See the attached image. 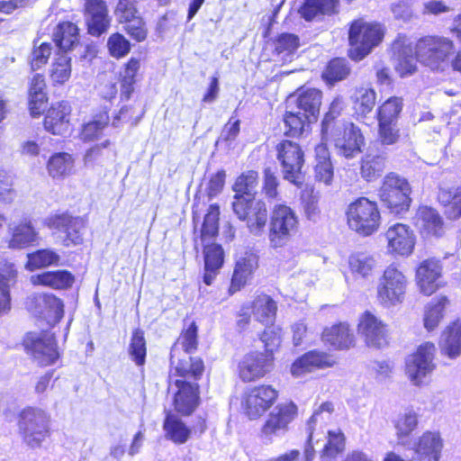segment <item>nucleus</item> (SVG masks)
<instances>
[{"mask_svg": "<svg viewBox=\"0 0 461 461\" xmlns=\"http://www.w3.org/2000/svg\"><path fill=\"white\" fill-rule=\"evenodd\" d=\"M231 207L237 218L246 222V226L251 234L255 236L263 234L268 219L265 202L255 199V197L235 194Z\"/></svg>", "mask_w": 461, "mask_h": 461, "instance_id": "6", "label": "nucleus"}, {"mask_svg": "<svg viewBox=\"0 0 461 461\" xmlns=\"http://www.w3.org/2000/svg\"><path fill=\"white\" fill-rule=\"evenodd\" d=\"M163 429L166 438L177 445L185 444L191 436V429L180 418L172 413L167 414L163 422Z\"/></svg>", "mask_w": 461, "mask_h": 461, "instance_id": "37", "label": "nucleus"}, {"mask_svg": "<svg viewBox=\"0 0 461 461\" xmlns=\"http://www.w3.org/2000/svg\"><path fill=\"white\" fill-rule=\"evenodd\" d=\"M23 346L34 360L43 366L54 364L59 357L55 338L47 331L27 333Z\"/></svg>", "mask_w": 461, "mask_h": 461, "instance_id": "13", "label": "nucleus"}, {"mask_svg": "<svg viewBox=\"0 0 461 461\" xmlns=\"http://www.w3.org/2000/svg\"><path fill=\"white\" fill-rule=\"evenodd\" d=\"M344 447L345 438L343 433L339 429L336 431H329L328 442L324 447L322 458L327 456H335L337 454L344 450Z\"/></svg>", "mask_w": 461, "mask_h": 461, "instance_id": "64", "label": "nucleus"}, {"mask_svg": "<svg viewBox=\"0 0 461 461\" xmlns=\"http://www.w3.org/2000/svg\"><path fill=\"white\" fill-rule=\"evenodd\" d=\"M140 68V63L138 59L131 58L125 65L121 73V95L125 99H129L134 91V84L136 82V76Z\"/></svg>", "mask_w": 461, "mask_h": 461, "instance_id": "55", "label": "nucleus"}, {"mask_svg": "<svg viewBox=\"0 0 461 461\" xmlns=\"http://www.w3.org/2000/svg\"><path fill=\"white\" fill-rule=\"evenodd\" d=\"M85 9L88 32L96 37L104 33L110 26L106 3L104 0H86Z\"/></svg>", "mask_w": 461, "mask_h": 461, "instance_id": "23", "label": "nucleus"}, {"mask_svg": "<svg viewBox=\"0 0 461 461\" xmlns=\"http://www.w3.org/2000/svg\"><path fill=\"white\" fill-rule=\"evenodd\" d=\"M322 341L334 349H348L354 346L355 337L347 323H339L323 330Z\"/></svg>", "mask_w": 461, "mask_h": 461, "instance_id": "30", "label": "nucleus"}, {"mask_svg": "<svg viewBox=\"0 0 461 461\" xmlns=\"http://www.w3.org/2000/svg\"><path fill=\"white\" fill-rule=\"evenodd\" d=\"M331 365L332 361L326 353L312 350L305 353L293 363L291 373L294 376H300L317 368H323Z\"/></svg>", "mask_w": 461, "mask_h": 461, "instance_id": "31", "label": "nucleus"}, {"mask_svg": "<svg viewBox=\"0 0 461 461\" xmlns=\"http://www.w3.org/2000/svg\"><path fill=\"white\" fill-rule=\"evenodd\" d=\"M396 58L395 69L401 77L413 74L417 69V56L406 37L397 38L393 44Z\"/></svg>", "mask_w": 461, "mask_h": 461, "instance_id": "26", "label": "nucleus"}, {"mask_svg": "<svg viewBox=\"0 0 461 461\" xmlns=\"http://www.w3.org/2000/svg\"><path fill=\"white\" fill-rule=\"evenodd\" d=\"M175 386L176 391L174 397V405L177 412L190 415L198 406V385L192 381L175 379L170 382V388Z\"/></svg>", "mask_w": 461, "mask_h": 461, "instance_id": "22", "label": "nucleus"}, {"mask_svg": "<svg viewBox=\"0 0 461 461\" xmlns=\"http://www.w3.org/2000/svg\"><path fill=\"white\" fill-rule=\"evenodd\" d=\"M348 74L349 68L347 61L343 59H335L328 64L323 72V78L330 83H333L343 80Z\"/></svg>", "mask_w": 461, "mask_h": 461, "instance_id": "61", "label": "nucleus"}, {"mask_svg": "<svg viewBox=\"0 0 461 461\" xmlns=\"http://www.w3.org/2000/svg\"><path fill=\"white\" fill-rule=\"evenodd\" d=\"M408 278L397 267L390 265L379 278L376 296L379 303L386 308L401 304L406 295Z\"/></svg>", "mask_w": 461, "mask_h": 461, "instance_id": "8", "label": "nucleus"}, {"mask_svg": "<svg viewBox=\"0 0 461 461\" xmlns=\"http://www.w3.org/2000/svg\"><path fill=\"white\" fill-rule=\"evenodd\" d=\"M269 220L268 240L271 248L285 246L298 231V216L286 204H276L271 210Z\"/></svg>", "mask_w": 461, "mask_h": 461, "instance_id": "5", "label": "nucleus"}, {"mask_svg": "<svg viewBox=\"0 0 461 461\" xmlns=\"http://www.w3.org/2000/svg\"><path fill=\"white\" fill-rule=\"evenodd\" d=\"M53 40L59 50H62L61 53H66L78 43L77 26L70 22L59 23L53 33Z\"/></svg>", "mask_w": 461, "mask_h": 461, "instance_id": "41", "label": "nucleus"}, {"mask_svg": "<svg viewBox=\"0 0 461 461\" xmlns=\"http://www.w3.org/2000/svg\"><path fill=\"white\" fill-rule=\"evenodd\" d=\"M274 366V357L263 352L251 351L240 361L238 374L245 383L254 382L264 377Z\"/></svg>", "mask_w": 461, "mask_h": 461, "instance_id": "15", "label": "nucleus"}, {"mask_svg": "<svg viewBox=\"0 0 461 461\" xmlns=\"http://www.w3.org/2000/svg\"><path fill=\"white\" fill-rule=\"evenodd\" d=\"M114 157V149L110 140H104L88 148L83 157L84 166L95 169L104 167Z\"/></svg>", "mask_w": 461, "mask_h": 461, "instance_id": "32", "label": "nucleus"}, {"mask_svg": "<svg viewBox=\"0 0 461 461\" xmlns=\"http://www.w3.org/2000/svg\"><path fill=\"white\" fill-rule=\"evenodd\" d=\"M170 360L173 366L169 376L170 382H174V377H177L176 379L196 383L203 375V362L199 357L185 356L183 358H178L177 348H172Z\"/></svg>", "mask_w": 461, "mask_h": 461, "instance_id": "19", "label": "nucleus"}, {"mask_svg": "<svg viewBox=\"0 0 461 461\" xmlns=\"http://www.w3.org/2000/svg\"><path fill=\"white\" fill-rule=\"evenodd\" d=\"M442 266L435 258L423 260L416 270V282L419 290L429 296L441 286Z\"/></svg>", "mask_w": 461, "mask_h": 461, "instance_id": "21", "label": "nucleus"}, {"mask_svg": "<svg viewBox=\"0 0 461 461\" xmlns=\"http://www.w3.org/2000/svg\"><path fill=\"white\" fill-rule=\"evenodd\" d=\"M322 140L333 144L338 155L353 158L362 151L365 138L361 130L352 122L334 124L327 132H321Z\"/></svg>", "mask_w": 461, "mask_h": 461, "instance_id": "4", "label": "nucleus"}, {"mask_svg": "<svg viewBox=\"0 0 461 461\" xmlns=\"http://www.w3.org/2000/svg\"><path fill=\"white\" fill-rule=\"evenodd\" d=\"M17 270L13 263L0 268V313L10 309V287L16 283Z\"/></svg>", "mask_w": 461, "mask_h": 461, "instance_id": "42", "label": "nucleus"}, {"mask_svg": "<svg viewBox=\"0 0 461 461\" xmlns=\"http://www.w3.org/2000/svg\"><path fill=\"white\" fill-rule=\"evenodd\" d=\"M438 197L445 205V213L449 219L461 217V185L453 190H442Z\"/></svg>", "mask_w": 461, "mask_h": 461, "instance_id": "54", "label": "nucleus"}, {"mask_svg": "<svg viewBox=\"0 0 461 461\" xmlns=\"http://www.w3.org/2000/svg\"><path fill=\"white\" fill-rule=\"evenodd\" d=\"M257 267L258 258L254 254H247L238 259L230 287V293H235L243 287Z\"/></svg>", "mask_w": 461, "mask_h": 461, "instance_id": "33", "label": "nucleus"}, {"mask_svg": "<svg viewBox=\"0 0 461 461\" xmlns=\"http://www.w3.org/2000/svg\"><path fill=\"white\" fill-rule=\"evenodd\" d=\"M220 207L217 204H211L204 216L201 230L203 242L213 239L219 231Z\"/></svg>", "mask_w": 461, "mask_h": 461, "instance_id": "56", "label": "nucleus"}, {"mask_svg": "<svg viewBox=\"0 0 461 461\" xmlns=\"http://www.w3.org/2000/svg\"><path fill=\"white\" fill-rule=\"evenodd\" d=\"M410 194L408 181L394 173L385 176L379 189L381 202L394 214L408 211L411 203Z\"/></svg>", "mask_w": 461, "mask_h": 461, "instance_id": "9", "label": "nucleus"}, {"mask_svg": "<svg viewBox=\"0 0 461 461\" xmlns=\"http://www.w3.org/2000/svg\"><path fill=\"white\" fill-rule=\"evenodd\" d=\"M197 347V326L192 322L190 326L183 331L177 342L173 348H177V355L179 350L183 349L186 354L193 352Z\"/></svg>", "mask_w": 461, "mask_h": 461, "instance_id": "62", "label": "nucleus"}, {"mask_svg": "<svg viewBox=\"0 0 461 461\" xmlns=\"http://www.w3.org/2000/svg\"><path fill=\"white\" fill-rule=\"evenodd\" d=\"M277 397V391L271 385L254 386L244 392L241 408L250 420H256L274 404Z\"/></svg>", "mask_w": 461, "mask_h": 461, "instance_id": "14", "label": "nucleus"}, {"mask_svg": "<svg viewBox=\"0 0 461 461\" xmlns=\"http://www.w3.org/2000/svg\"><path fill=\"white\" fill-rule=\"evenodd\" d=\"M50 226L59 233V238L65 246L78 245L83 241L81 230L85 221L80 217L62 214L50 219Z\"/></svg>", "mask_w": 461, "mask_h": 461, "instance_id": "20", "label": "nucleus"}, {"mask_svg": "<svg viewBox=\"0 0 461 461\" xmlns=\"http://www.w3.org/2000/svg\"><path fill=\"white\" fill-rule=\"evenodd\" d=\"M71 107L68 102L53 105L45 116L44 127L54 135H66L70 131L69 115Z\"/></svg>", "mask_w": 461, "mask_h": 461, "instance_id": "25", "label": "nucleus"}, {"mask_svg": "<svg viewBox=\"0 0 461 461\" xmlns=\"http://www.w3.org/2000/svg\"><path fill=\"white\" fill-rule=\"evenodd\" d=\"M339 0H305L299 9L301 16L311 22L321 14H331L338 12Z\"/></svg>", "mask_w": 461, "mask_h": 461, "instance_id": "39", "label": "nucleus"}, {"mask_svg": "<svg viewBox=\"0 0 461 461\" xmlns=\"http://www.w3.org/2000/svg\"><path fill=\"white\" fill-rule=\"evenodd\" d=\"M299 46V37L293 33H282L275 41V50L284 62L293 59Z\"/></svg>", "mask_w": 461, "mask_h": 461, "instance_id": "48", "label": "nucleus"}, {"mask_svg": "<svg viewBox=\"0 0 461 461\" xmlns=\"http://www.w3.org/2000/svg\"><path fill=\"white\" fill-rule=\"evenodd\" d=\"M71 71V58L67 53H57L50 68L52 82L63 85L70 78Z\"/></svg>", "mask_w": 461, "mask_h": 461, "instance_id": "52", "label": "nucleus"}, {"mask_svg": "<svg viewBox=\"0 0 461 461\" xmlns=\"http://www.w3.org/2000/svg\"><path fill=\"white\" fill-rule=\"evenodd\" d=\"M436 347L431 342L420 345L417 350L405 361V373L414 385H420L428 375L434 371Z\"/></svg>", "mask_w": 461, "mask_h": 461, "instance_id": "10", "label": "nucleus"}, {"mask_svg": "<svg viewBox=\"0 0 461 461\" xmlns=\"http://www.w3.org/2000/svg\"><path fill=\"white\" fill-rule=\"evenodd\" d=\"M415 224L425 236L439 237L444 232L443 221L432 208L423 206L417 211Z\"/></svg>", "mask_w": 461, "mask_h": 461, "instance_id": "29", "label": "nucleus"}, {"mask_svg": "<svg viewBox=\"0 0 461 461\" xmlns=\"http://www.w3.org/2000/svg\"><path fill=\"white\" fill-rule=\"evenodd\" d=\"M252 312L255 319L265 324L272 325L276 320L277 305L268 295H258L253 302Z\"/></svg>", "mask_w": 461, "mask_h": 461, "instance_id": "43", "label": "nucleus"}, {"mask_svg": "<svg viewBox=\"0 0 461 461\" xmlns=\"http://www.w3.org/2000/svg\"><path fill=\"white\" fill-rule=\"evenodd\" d=\"M25 268L29 271L58 265L60 257L52 249H40L27 255Z\"/></svg>", "mask_w": 461, "mask_h": 461, "instance_id": "50", "label": "nucleus"}, {"mask_svg": "<svg viewBox=\"0 0 461 461\" xmlns=\"http://www.w3.org/2000/svg\"><path fill=\"white\" fill-rule=\"evenodd\" d=\"M354 109L358 115L369 113L376 101V94L373 88L361 86L357 88L352 95Z\"/></svg>", "mask_w": 461, "mask_h": 461, "instance_id": "49", "label": "nucleus"}, {"mask_svg": "<svg viewBox=\"0 0 461 461\" xmlns=\"http://www.w3.org/2000/svg\"><path fill=\"white\" fill-rule=\"evenodd\" d=\"M321 98L322 94L320 90L308 88L299 90L297 94L290 95L287 99V104L316 121L321 104Z\"/></svg>", "mask_w": 461, "mask_h": 461, "instance_id": "24", "label": "nucleus"}, {"mask_svg": "<svg viewBox=\"0 0 461 461\" xmlns=\"http://www.w3.org/2000/svg\"><path fill=\"white\" fill-rule=\"evenodd\" d=\"M128 351L131 360L135 362L137 366L144 365L147 348L142 330H135L133 331Z\"/></svg>", "mask_w": 461, "mask_h": 461, "instance_id": "58", "label": "nucleus"}, {"mask_svg": "<svg viewBox=\"0 0 461 461\" xmlns=\"http://www.w3.org/2000/svg\"><path fill=\"white\" fill-rule=\"evenodd\" d=\"M312 122L313 120L309 116L287 104V111L284 117L286 135L291 137L301 136Z\"/></svg>", "mask_w": 461, "mask_h": 461, "instance_id": "46", "label": "nucleus"}, {"mask_svg": "<svg viewBox=\"0 0 461 461\" xmlns=\"http://www.w3.org/2000/svg\"><path fill=\"white\" fill-rule=\"evenodd\" d=\"M385 238L389 252L402 257H408L413 252L416 239L409 226L393 224L386 230Z\"/></svg>", "mask_w": 461, "mask_h": 461, "instance_id": "18", "label": "nucleus"}, {"mask_svg": "<svg viewBox=\"0 0 461 461\" xmlns=\"http://www.w3.org/2000/svg\"><path fill=\"white\" fill-rule=\"evenodd\" d=\"M442 353L450 358H456L461 354V322L450 324L442 334Z\"/></svg>", "mask_w": 461, "mask_h": 461, "instance_id": "44", "label": "nucleus"}, {"mask_svg": "<svg viewBox=\"0 0 461 461\" xmlns=\"http://www.w3.org/2000/svg\"><path fill=\"white\" fill-rule=\"evenodd\" d=\"M260 339L265 347V352L263 353L273 356L274 351L277 349L281 344L282 330L277 326H269L265 329Z\"/></svg>", "mask_w": 461, "mask_h": 461, "instance_id": "63", "label": "nucleus"}, {"mask_svg": "<svg viewBox=\"0 0 461 461\" xmlns=\"http://www.w3.org/2000/svg\"><path fill=\"white\" fill-rule=\"evenodd\" d=\"M297 413L294 402L277 404L268 414L261 428V438L266 443H272L276 438L283 437L289 429V424Z\"/></svg>", "mask_w": 461, "mask_h": 461, "instance_id": "11", "label": "nucleus"}, {"mask_svg": "<svg viewBox=\"0 0 461 461\" xmlns=\"http://www.w3.org/2000/svg\"><path fill=\"white\" fill-rule=\"evenodd\" d=\"M75 158L68 152H58L47 162V171L53 179L62 180L74 172Z\"/></svg>", "mask_w": 461, "mask_h": 461, "instance_id": "35", "label": "nucleus"}, {"mask_svg": "<svg viewBox=\"0 0 461 461\" xmlns=\"http://www.w3.org/2000/svg\"><path fill=\"white\" fill-rule=\"evenodd\" d=\"M315 160L314 172L316 180L327 185H330L333 179L334 170L326 145L321 143L316 146Z\"/></svg>", "mask_w": 461, "mask_h": 461, "instance_id": "40", "label": "nucleus"}, {"mask_svg": "<svg viewBox=\"0 0 461 461\" xmlns=\"http://www.w3.org/2000/svg\"><path fill=\"white\" fill-rule=\"evenodd\" d=\"M50 414L37 407H27L19 415L18 428L23 441L30 447L41 446L50 435Z\"/></svg>", "mask_w": 461, "mask_h": 461, "instance_id": "3", "label": "nucleus"}, {"mask_svg": "<svg viewBox=\"0 0 461 461\" xmlns=\"http://www.w3.org/2000/svg\"><path fill=\"white\" fill-rule=\"evenodd\" d=\"M34 313L53 325L59 322L64 313V305L60 299L53 294H42L35 296Z\"/></svg>", "mask_w": 461, "mask_h": 461, "instance_id": "27", "label": "nucleus"}, {"mask_svg": "<svg viewBox=\"0 0 461 461\" xmlns=\"http://www.w3.org/2000/svg\"><path fill=\"white\" fill-rule=\"evenodd\" d=\"M107 124L108 116L106 113L101 114L97 119L84 124L80 133L81 140L84 142H91L99 140Z\"/></svg>", "mask_w": 461, "mask_h": 461, "instance_id": "57", "label": "nucleus"}, {"mask_svg": "<svg viewBox=\"0 0 461 461\" xmlns=\"http://www.w3.org/2000/svg\"><path fill=\"white\" fill-rule=\"evenodd\" d=\"M203 243L204 273L203 283L211 285L223 265L224 254L221 246L205 241Z\"/></svg>", "mask_w": 461, "mask_h": 461, "instance_id": "28", "label": "nucleus"}, {"mask_svg": "<svg viewBox=\"0 0 461 461\" xmlns=\"http://www.w3.org/2000/svg\"><path fill=\"white\" fill-rule=\"evenodd\" d=\"M419 414L412 409L404 410L393 420V427L398 441L407 446V439L410 435L418 428Z\"/></svg>", "mask_w": 461, "mask_h": 461, "instance_id": "36", "label": "nucleus"}, {"mask_svg": "<svg viewBox=\"0 0 461 461\" xmlns=\"http://www.w3.org/2000/svg\"><path fill=\"white\" fill-rule=\"evenodd\" d=\"M443 446L438 432L427 430L406 447L413 451L415 461H439Z\"/></svg>", "mask_w": 461, "mask_h": 461, "instance_id": "16", "label": "nucleus"}, {"mask_svg": "<svg viewBox=\"0 0 461 461\" xmlns=\"http://www.w3.org/2000/svg\"><path fill=\"white\" fill-rule=\"evenodd\" d=\"M357 332L368 347L380 348L388 343L387 326L369 312L360 316Z\"/></svg>", "mask_w": 461, "mask_h": 461, "instance_id": "17", "label": "nucleus"}, {"mask_svg": "<svg viewBox=\"0 0 461 461\" xmlns=\"http://www.w3.org/2000/svg\"><path fill=\"white\" fill-rule=\"evenodd\" d=\"M38 240V233L30 222H23L16 226L12 232L9 247L22 249L27 247Z\"/></svg>", "mask_w": 461, "mask_h": 461, "instance_id": "51", "label": "nucleus"}, {"mask_svg": "<svg viewBox=\"0 0 461 461\" xmlns=\"http://www.w3.org/2000/svg\"><path fill=\"white\" fill-rule=\"evenodd\" d=\"M385 167V158L366 154L361 161L360 173L366 181H373L382 175Z\"/></svg>", "mask_w": 461, "mask_h": 461, "instance_id": "53", "label": "nucleus"}, {"mask_svg": "<svg viewBox=\"0 0 461 461\" xmlns=\"http://www.w3.org/2000/svg\"><path fill=\"white\" fill-rule=\"evenodd\" d=\"M276 152L284 178L300 185L303 183L302 167L304 162L301 147L291 140H284L277 144Z\"/></svg>", "mask_w": 461, "mask_h": 461, "instance_id": "12", "label": "nucleus"}, {"mask_svg": "<svg viewBox=\"0 0 461 461\" xmlns=\"http://www.w3.org/2000/svg\"><path fill=\"white\" fill-rule=\"evenodd\" d=\"M384 36V28L381 23L364 19L355 20L348 31L350 58L355 60L363 59L382 42Z\"/></svg>", "mask_w": 461, "mask_h": 461, "instance_id": "1", "label": "nucleus"}, {"mask_svg": "<svg viewBox=\"0 0 461 461\" xmlns=\"http://www.w3.org/2000/svg\"><path fill=\"white\" fill-rule=\"evenodd\" d=\"M448 303L446 296L432 300L426 307L424 313V327L428 331L435 330L444 316V311Z\"/></svg>", "mask_w": 461, "mask_h": 461, "instance_id": "47", "label": "nucleus"}, {"mask_svg": "<svg viewBox=\"0 0 461 461\" xmlns=\"http://www.w3.org/2000/svg\"><path fill=\"white\" fill-rule=\"evenodd\" d=\"M348 227L363 236H369L380 226L381 215L376 203L361 197L351 203L347 210Z\"/></svg>", "mask_w": 461, "mask_h": 461, "instance_id": "7", "label": "nucleus"}, {"mask_svg": "<svg viewBox=\"0 0 461 461\" xmlns=\"http://www.w3.org/2000/svg\"><path fill=\"white\" fill-rule=\"evenodd\" d=\"M376 266L374 256L366 252H357L348 258L349 270L356 278L367 279L373 275Z\"/></svg>", "mask_w": 461, "mask_h": 461, "instance_id": "38", "label": "nucleus"}, {"mask_svg": "<svg viewBox=\"0 0 461 461\" xmlns=\"http://www.w3.org/2000/svg\"><path fill=\"white\" fill-rule=\"evenodd\" d=\"M44 77L40 74L33 76L29 89L30 111L33 116L41 114V112L45 109L47 97L44 92Z\"/></svg>", "mask_w": 461, "mask_h": 461, "instance_id": "45", "label": "nucleus"}, {"mask_svg": "<svg viewBox=\"0 0 461 461\" xmlns=\"http://www.w3.org/2000/svg\"><path fill=\"white\" fill-rule=\"evenodd\" d=\"M454 52L453 41L442 36L423 37L415 46L418 61L432 70H443L448 67Z\"/></svg>", "mask_w": 461, "mask_h": 461, "instance_id": "2", "label": "nucleus"}, {"mask_svg": "<svg viewBox=\"0 0 461 461\" xmlns=\"http://www.w3.org/2000/svg\"><path fill=\"white\" fill-rule=\"evenodd\" d=\"M258 172L249 170L242 173L235 181L232 189L235 194H242L245 197H253L252 193L258 185Z\"/></svg>", "mask_w": 461, "mask_h": 461, "instance_id": "60", "label": "nucleus"}, {"mask_svg": "<svg viewBox=\"0 0 461 461\" xmlns=\"http://www.w3.org/2000/svg\"><path fill=\"white\" fill-rule=\"evenodd\" d=\"M30 281L34 285H43L53 289H67L74 283V276L67 270L47 271L33 275Z\"/></svg>", "mask_w": 461, "mask_h": 461, "instance_id": "34", "label": "nucleus"}, {"mask_svg": "<svg viewBox=\"0 0 461 461\" xmlns=\"http://www.w3.org/2000/svg\"><path fill=\"white\" fill-rule=\"evenodd\" d=\"M402 110V100L399 97H391L378 108V122L396 123Z\"/></svg>", "mask_w": 461, "mask_h": 461, "instance_id": "59", "label": "nucleus"}]
</instances>
